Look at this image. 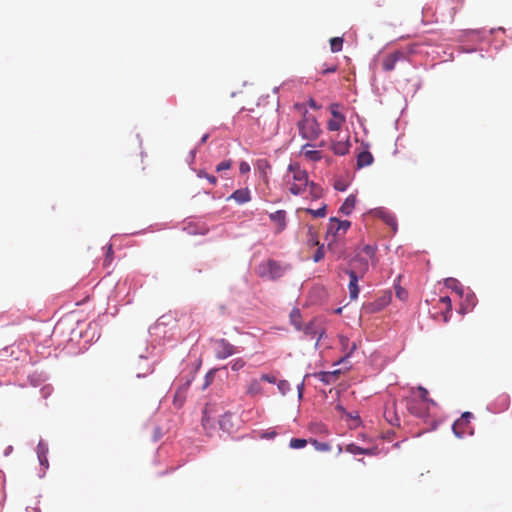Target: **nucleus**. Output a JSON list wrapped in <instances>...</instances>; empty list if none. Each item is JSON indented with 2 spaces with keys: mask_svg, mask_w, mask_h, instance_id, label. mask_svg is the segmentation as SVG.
<instances>
[{
  "mask_svg": "<svg viewBox=\"0 0 512 512\" xmlns=\"http://www.w3.org/2000/svg\"><path fill=\"white\" fill-rule=\"evenodd\" d=\"M284 185L295 195H302L307 189L311 199L317 200L323 196V189L316 183L309 181L308 173L298 163H291L284 175Z\"/></svg>",
  "mask_w": 512,
  "mask_h": 512,
  "instance_id": "obj_1",
  "label": "nucleus"
},
{
  "mask_svg": "<svg viewBox=\"0 0 512 512\" xmlns=\"http://www.w3.org/2000/svg\"><path fill=\"white\" fill-rule=\"evenodd\" d=\"M299 135L307 141H315L322 133L320 124L313 114L305 112L302 118L297 122Z\"/></svg>",
  "mask_w": 512,
  "mask_h": 512,
  "instance_id": "obj_2",
  "label": "nucleus"
},
{
  "mask_svg": "<svg viewBox=\"0 0 512 512\" xmlns=\"http://www.w3.org/2000/svg\"><path fill=\"white\" fill-rule=\"evenodd\" d=\"M433 407L430 402L418 400L416 396H411L406 400V408L414 416L422 419L430 417V408Z\"/></svg>",
  "mask_w": 512,
  "mask_h": 512,
  "instance_id": "obj_3",
  "label": "nucleus"
},
{
  "mask_svg": "<svg viewBox=\"0 0 512 512\" xmlns=\"http://www.w3.org/2000/svg\"><path fill=\"white\" fill-rule=\"evenodd\" d=\"M257 273L262 278L276 280L284 274V269L277 261L268 260L258 265Z\"/></svg>",
  "mask_w": 512,
  "mask_h": 512,
  "instance_id": "obj_4",
  "label": "nucleus"
},
{
  "mask_svg": "<svg viewBox=\"0 0 512 512\" xmlns=\"http://www.w3.org/2000/svg\"><path fill=\"white\" fill-rule=\"evenodd\" d=\"M350 226L351 222L348 220H339L335 217L330 218L326 232V239H328L329 236L337 238L344 235Z\"/></svg>",
  "mask_w": 512,
  "mask_h": 512,
  "instance_id": "obj_5",
  "label": "nucleus"
},
{
  "mask_svg": "<svg viewBox=\"0 0 512 512\" xmlns=\"http://www.w3.org/2000/svg\"><path fill=\"white\" fill-rule=\"evenodd\" d=\"M399 61H406L404 50H396L383 57L382 68L385 72H390L395 69L396 63Z\"/></svg>",
  "mask_w": 512,
  "mask_h": 512,
  "instance_id": "obj_6",
  "label": "nucleus"
},
{
  "mask_svg": "<svg viewBox=\"0 0 512 512\" xmlns=\"http://www.w3.org/2000/svg\"><path fill=\"white\" fill-rule=\"evenodd\" d=\"M345 269L355 272L358 276L364 277L369 269L368 259L358 254L350 261L349 267Z\"/></svg>",
  "mask_w": 512,
  "mask_h": 512,
  "instance_id": "obj_7",
  "label": "nucleus"
},
{
  "mask_svg": "<svg viewBox=\"0 0 512 512\" xmlns=\"http://www.w3.org/2000/svg\"><path fill=\"white\" fill-rule=\"evenodd\" d=\"M215 355L218 359H225L236 353V348L225 339H219L214 342Z\"/></svg>",
  "mask_w": 512,
  "mask_h": 512,
  "instance_id": "obj_8",
  "label": "nucleus"
},
{
  "mask_svg": "<svg viewBox=\"0 0 512 512\" xmlns=\"http://www.w3.org/2000/svg\"><path fill=\"white\" fill-rule=\"evenodd\" d=\"M471 418L472 413L464 412L461 417L454 422L452 429L457 437L461 438L466 434V428Z\"/></svg>",
  "mask_w": 512,
  "mask_h": 512,
  "instance_id": "obj_9",
  "label": "nucleus"
},
{
  "mask_svg": "<svg viewBox=\"0 0 512 512\" xmlns=\"http://www.w3.org/2000/svg\"><path fill=\"white\" fill-rule=\"evenodd\" d=\"M344 273H346L349 276V278H350V281H349V284H348L349 297H350L351 300H355V299H357L358 294H359L358 281L360 279H362L363 277L362 276H358L357 274H355V272L348 271L346 269H344Z\"/></svg>",
  "mask_w": 512,
  "mask_h": 512,
  "instance_id": "obj_10",
  "label": "nucleus"
},
{
  "mask_svg": "<svg viewBox=\"0 0 512 512\" xmlns=\"http://www.w3.org/2000/svg\"><path fill=\"white\" fill-rule=\"evenodd\" d=\"M339 342L344 352V356L338 361V363H345L347 359L353 354V352L357 349V343L352 342L350 344L349 339L346 336H339Z\"/></svg>",
  "mask_w": 512,
  "mask_h": 512,
  "instance_id": "obj_11",
  "label": "nucleus"
},
{
  "mask_svg": "<svg viewBox=\"0 0 512 512\" xmlns=\"http://www.w3.org/2000/svg\"><path fill=\"white\" fill-rule=\"evenodd\" d=\"M327 249L331 254L335 256L337 260L343 258L346 253L343 242L338 238H333L332 240L328 241Z\"/></svg>",
  "mask_w": 512,
  "mask_h": 512,
  "instance_id": "obj_12",
  "label": "nucleus"
},
{
  "mask_svg": "<svg viewBox=\"0 0 512 512\" xmlns=\"http://www.w3.org/2000/svg\"><path fill=\"white\" fill-rule=\"evenodd\" d=\"M351 147L350 139L349 137L346 138L344 141H337L332 140L330 149L333 151L335 155L338 156H344L349 153Z\"/></svg>",
  "mask_w": 512,
  "mask_h": 512,
  "instance_id": "obj_13",
  "label": "nucleus"
},
{
  "mask_svg": "<svg viewBox=\"0 0 512 512\" xmlns=\"http://www.w3.org/2000/svg\"><path fill=\"white\" fill-rule=\"evenodd\" d=\"M190 386V380L179 386L174 395L173 404L177 408H181L186 400L187 392Z\"/></svg>",
  "mask_w": 512,
  "mask_h": 512,
  "instance_id": "obj_14",
  "label": "nucleus"
},
{
  "mask_svg": "<svg viewBox=\"0 0 512 512\" xmlns=\"http://www.w3.org/2000/svg\"><path fill=\"white\" fill-rule=\"evenodd\" d=\"M341 374V370L337 369L334 371H322L317 373L315 376L324 384L329 385L335 383L339 375Z\"/></svg>",
  "mask_w": 512,
  "mask_h": 512,
  "instance_id": "obj_15",
  "label": "nucleus"
},
{
  "mask_svg": "<svg viewBox=\"0 0 512 512\" xmlns=\"http://www.w3.org/2000/svg\"><path fill=\"white\" fill-rule=\"evenodd\" d=\"M264 392L260 379H251L246 387V395L249 397H256L262 395Z\"/></svg>",
  "mask_w": 512,
  "mask_h": 512,
  "instance_id": "obj_16",
  "label": "nucleus"
},
{
  "mask_svg": "<svg viewBox=\"0 0 512 512\" xmlns=\"http://www.w3.org/2000/svg\"><path fill=\"white\" fill-rule=\"evenodd\" d=\"M270 219L277 225V232H282L286 227V212L278 210L270 214Z\"/></svg>",
  "mask_w": 512,
  "mask_h": 512,
  "instance_id": "obj_17",
  "label": "nucleus"
},
{
  "mask_svg": "<svg viewBox=\"0 0 512 512\" xmlns=\"http://www.w3.org/2000/svg\"><path fill=\"white\" fill-rule=\"evenodd\" d=\"M510 405V397L509 395L503 393L499 395L493 403V411L497 413L504 412L508 409Z\"/></svg>",
  "mask_w": 512,
  "mask_h": 512,
  "instance_id": "obj_18",
  "label": "nucleus"
},
{
  "mask_svg": "<svg viewBox=\"0 0 512 512\" xmlns=\"http://www.w3.org/2000/svg\"><path fill=\"white\" fill-rule=\"evenodd\" d=\"M310 143H307L302 146L301 153L302 155L309 161L319 162L323 158V154L319 150H309L308 147H311Z\"/></svg>",
  "mask_w": 512,
  "mask_h": 512,
  "instance_id": "obj_19",
  "label": "nucleus"
},
{
  "mask_svg": "<svg viewBox=\"0 0 512 512\" xmlns=\"http://www.w3.org/2000/svg\"><path fill=\"white\" fill-rule=\"evenodd\" d=\"M228 199H233L238 204H244L251 199L250 191L248 188H241L235 190Z\"/></svg>",
  "mask_w": 512,
  "mask_h": 512,
  "instance_id": "obj_20",
  "label": "nucleus"
},
{
  "mask_svg": "<svg viewBox=\"0 0 512 512\" xmlns=\"http://www.w3.org/2000/svg\"><path fill=\"white\" fill-rule=\"evenodd\" d=\"M373 161V155L369 151H362L357 156V168L361 169L367 167L371 165Z\"/></svg>",
  "mask_w": 512,
  "mask_h": 512,
  "instance_id": "obj_21",
  "label": "nucleus"
},
{
  "mask_svg": "<svg viewBox=\"0 0 512 512\" xmlns=\"http://www.w3.org/2000/svg\"><path fill=\"white\" fill-rule=\"evenodd\" d=\"M355 204H356V197L354 195H349L345 199L344 203L341 205L340 212L345 215L351 214L355 208Z\"/></svg>",
  "mask_w": 512,
  "mask_h": 512,
  "instance_id": "obj_22",
  "label": "nucleus"
},
{
  "mask_svg": "<svg viewBox=\"0 0 512 512\" xmlns=\"http://www.w3.org/2000/svg\"><path fill=\"white\" fill-rule=\"evenodd\" d=\"M48 447L43 441H40L37 445V455L40 461V464L47 467L48 459H47Z\"/></svg>",
  "mask_w": 512,
  "mask_h": 512,
  "instance_id": "obj_23",
  "label": "nucleus"
},
{
  "mask_svg": "<svg viewBox=\"0 0 512 512\" xmlns=\"http://www.w3.org/2000/svg\"><path fill=\"white\" fill-rule=\"evenodd\" d=\"M445 286L454 291L460 297L463 296L464 290L461 283L458 280L454 278H448L445 280Z\"/></svg>",
  "mask_w": 512,
  "mask_h": 512,
  "instance_id": "obj_24",
  "label": "nucleus"
},
{
  "mask_svg": "<svg viewBox=\"0 0 512 512\" xmlns=\"http://www.w3.org/2000/svg\"><path fill=\"white\" fill-rule=\"evenodd\" d=\"M307 244L309 246H317L319 245V240H318V232L317 230L313 227V226H308L307 228Z\"/></svg>",
  "mask_w": 512,
  "mask_h": 512,
  "instance_id": "obj_25",
  "label": "nucleus"
},
{
  "mask_svg": "<svg viewBox=\"0 0 512 512\" xmlns=\"http://www.w3.org/2000/svg\"><path fill=\"white\" fill-rule=\"evenodd\" d=\"M439 302L444 305L445 311L443 312L444 316V322H447L449 320V317L451 316L452 312V303L451 299L448 296H443L439 299Z\"/></svg>",
  "mask_w": 512,
  "mask_h": 512,
  "instance_id": "obj_26",
  "label": "nucleus"
},
{
  "mask_svg": "<svg viewBox=\"0 0 512 512\" xmlns=\"http://www.w3.org/2000/svg\"><path fill=\"white\" fill-rule=\"evenodd\" d=\"M303 210L315 218H323L327 214V205L322 204V206L318 209L305 208Z\"/></svg>",
  "mask_w": 512,
  "mask_h": 512,
  "instance_id": "obj_27",
  "label": "nucleus"
},
{
  "mask_svg": "<svg viewBox=\"0 0 512 512\" xmlns=\"http://www.w3.org/2000/svg\"><path fill=\"white\" fill-rule=\"evenodd\" d=\"M345 450L353 455H359V454H370L369 449H364L359 446H357L354 443L348 444L345 448Z\"/></svg>",
  "mask_w": 512,
  "mask_h": 512,
  "instance_id": "obj_28",
  "label": "nucleus"
},
{
  "mask_svg": "<svg viewBox=\"0 0 512 512\" xmlns=\"http://www.w3.org/2000/svg\"><path fill=\"white\" fill-rule=\"evenodd\" d=\"M345 122L340 121L339 118H332L327 122V129L329 131H339Z\"/></svg>",
  "mask_w": 512,
  "mask_h": 512,
  "instance_id": "obj_29",
  "label": "nucleus"
},
{
  "mask_svg": "<svg viewBox=\"0 0 512 512\" xmlns=\"http://www.w3.org/2000/svg\"><path fill=\"white\" fill-rule=\"evenodd\" d=\"M418 392H419V396L416 397L418 400H423L424 402H430L432 404L433 407H435L437 404L436 402L433 400V399H430L428 397V391L427 389H425L424 387L422 386H419L417 388Z\"/></svg>",
  "mask_w": 512,
  "mask_h": 512,
  "instance_id": "obj_30",
  "label": "nucleus"
},
{
  "mask_svg": "<svg viewBox=\"0 0 512 512\" xmlns=\"http://www.w3.org/2000/svg\"><path fill=\"white\" fill-rule=\"evenodd\" d=\"M340 105L333 103L330 105L329 110L333 118H339L340 121H346V117L338 110Z\"/></svg>",
  "mask_w": 512,
  "mask_h": 512,
  "instance_id": "obj_31",
  "label": "nucleus"
},
{
  "mask_svg": "<svg viewBox=\"0 0 512 512\" xmlns=\"http://www.w3.org/2000/svg\"><path fill=\"white\" fill-rule=\"evenodd\" d=\"M475 300H476V297L473 293H467L466 294L467 306L466 307L461 306L460 311L462 313H466L469 309L473 308L475 306Z\"/></svg>",
  "mask_w": 512,
  "mask_h": 512,
  "instance_id": "obj_32",
  "label": "nucleus"
},
{
  "mask_svg": "<svg viewBox=\"0 0 512 512\" xmlns=\"http://www.w3.org/2000/svg\"><path fill=\"white\" fill-rule=\"evenodd\" d=\"M300 318H301V314H300L299 309H293L290 313V320H291V323L298 330L301 328Z\"/></svg>",
  "mask_w": 512,
  "mask_h": 512,
  "instance_id": "obj_33",
  "label": "nucleus"
},
{
  "mask_svg": "<svg viewBox=\"0 0 512 512\" xmlns=\"http://www.w3.org/2000/svg\"><path fill=\"white\" fill-rule=\"evenodd\" d=\"M343 39L341 37H334L330 39V47L332 52H339L342 50Z\"/></svg>",
  "mask_w": 512,
  "mask_h": 512,
  "instance_id": "obj_34",
  "label": "nucleus"
},
{
  "mask_svg": "<svg viewBox=\"0 0 512 512\" xmlns=\"http://www.w3.org/2000/svg\"><path fill=\"white\" fill-rule=\"evenodd\" d=\"M311 443L314 446L315 450H317L319 452H328L331 450V446L329 443L320 442L317 440H312Z\"/></svg>",
  "mask_w": 512,
  "mask_h": 512,
  "instance_id": "obj_35",
  "label": "nucleus"
},
{
  "mask_svg": "<svg viewBox=\"0 0 512 512\" xmlns=\"http://www.w3.org/2000/svg\"><path fill=\"white\" fill-rule=\"evenodd\" d=\"M307 444V440L302 438H292L290 440L289 446L293 449H300L305 447Z\"/></svg>",
  "mask_w": 512,
  "mask_h": 512,
  "instance_id": "obj_36",
  "label": "nucleus"
},
{
  "mask_svg": "<svg viewBox=\"0 0 512 512\" xmlns=\"http://www.w3.org/2000/svg\"><path fill=\"white\" fill-rule=\"evenodd\" d=\"M317 246H318V248H317L316 252L314 253V255L312 257L313 261L315 263L320 262L324 258V256H325V247H324V245L323 244H319Z\"/></svg>",
  "mask_w": 512,
  "mask_h": 512,
  "instance_id": "obj_37",
  "label": "nucleus"
},
{
  "mask_svg": "<svg viewBox=\"0 0 512 512\" xmlns=\"http://www.w3.org/2000/svg\"><path fill=\"white\" fill-rule=\"evenodd\" d=\"M197 176L199 178H205L209 181L210 184L216 185L217 184V178L214 175H210L206 173L204 170L197 171Z\"/></svg>",
  "mask_w": 512,
  "mask_h": 512,
  "instance_id": "obj_38",
  "label": "nucleus"
},
{
  "mask_svg": "<svg viewBox=\"0 0 512 512\" xmlns=\"http://www.w3.org/2000/svg\"><path fill=\"white\" fill-rule=\"evenodd\" d=\"M231 167H232V160H230V159L224 160L216 166V172L221 173L223 171L231 169Z\"/></svg>",
  "mask_w": 512,
  "mask_h": 512,
  "instance_id": "obj_39",
  "label": "nucleus"
},
{
  "mask_svg": "<svg viewBox=\"0 0 512 512\" xmlns=\"http://www.w3.org/2000/svg\"><path fill=\"white\" fill-rule=\"evenodd\" d=\"M277 387H278V390L279 392L282 394V395H285L289 390H290V384L288 381L286 380H280L278 383H277Z\"/></svg>",
  "mask_w": 512,
  "mask_h": 512,
  "instance_id": "obj_40",
  "label": "nucleus"
},
{
  "mask_svg": "<svg viewBox=\"0 0 512 512\" xmlns=\"http://www.w3.org/2000/svg\"><path fill=\"white\" fill-rule=\"evenodd\" d=\"M245 365V362L242 359H235L231 361L230 366L233 371H238L242 369Z\"/></svg>",
  "mask_w": 512,
  "mask_h": 512,
  "instance_id": "obj_41",
  "label": "nucleus"
},
{
  "mask_svg": "<svg viewBox=\"0 0 512 512\" xmlns=\"http://www.w3.org/2000/svg\"><path fill=\"white\" fill-rule=\"evenodd\" d=\"M415 48H416V45L411 44L402 49V50H404V53L406 55V60H408L409 57L415 53Z\"/></svg>",
  "mask_w": 512,
  "mask_h": 512,
  "instance_id": "obj_42",
  "label": "nucleus"
},
{
  "mask_svg": "<svg viewBox=\"0 0 512 512\" xmlns=\"http://www.w3.org/2000/svg\"><path fill=\"white\" fill-rule=\"evenodd\" d=\"M259 379L261 380V382L266 381V382L272 383V384L277 382L276 377L272 374H263V375H261V377Z\"/></svg>",
  "mask_w": 512,
  "mask_h": 512,
  "instance_id": "obj_43",
  "label": "nucleus"
},
{
  "mask_svg": "<svg viewBox=\"0 0 512 512\" xmlns=\"http://www.w3.org/2000/svg\"><path fill=\"white\" fill-rule=\"evenodd\" d=\"M363 252L368 258H372L375 254V248L371 245H365L363 247Z\"/></svg>",
  "mask_w": 512,
  "mask_h": 512,
  "instance_id": "obj_44",
  "label": "nucleus"
},
{
  "mask_svg": "<svg viewBox=\"0 0 512 512\" xmlns=\"http://www.w3.org/2000/svg\"><path fill=\"white\" fill-rule=\"evenodd\" d=\"M239 171L241 174H246L250 171V166L247 162H241L239 165Z\"/></svg>",
  "mask_w": 512,
  "mask_h": 512,
  "instance_id": "obj_45",
  "label": "nucleus"
},
{
  "mask_svg": "<svg viewBox=\"0 0 512 512\" xmlns=\"http://www.w3.org/2000/svg\"><path fill=\"white\" fill-rule=\"evenodd\" d=\"M213 379H214V372L213 371L208 372L205 377L206 382H205L204 388L209 386L210 383L213 381Z\"/></svg>",
  "mask_w": 512,
  "mask_h": 512,
  "instance_id": "obj_46",
  "label": "nucleus"
},
{
  "mask_svg": "<svg viewBox=\"0 0 512 512\" xmlns=\"http://www.w3.org/2000/svg\"><path fill=\"white\" fill-rule=\"evenodd\" d=\"M337 70V66L336 65H332V66H329L327 68H324L321 73L322 74H327V73H333Z\"/></svg>",
  "mask_w": 512,
  "mask_h": 512,
  "instance_id": "obj_47",
  "label": "nucleus"
},
{
  "mask_svg": "<svg viewBox=\"0 0 512 512\" xmlns=\"http://www.w3.org/2000/svg\"><path fill=\"white\" fill-rule=\"evenodd\" d=\"M396 294H397V297L401 300H404L407 296L406 291L403 290L402 288L397 289Z\"/></svg>",
  "mask_w": 512,
  "mask_h": 512,
  "instance_id": "obj_48",
  "label": "nucleus"
},
{
  "mask_svg": "<svg viewBox=\"0 0 512 512\" xmlns=\"http://www.w3.org/2000/svg\"><path fill=\"white\" fill-rule=\"evenodd\" d=\"M303 387H304V384L301 383L299 386H298V393H299V397L301 398L302 397V390H303Z\"/></svg>",
  "mask_w": 512,
  "mask_h": 512,
  "instance_id": "obj_49",
  "label": "nucleus"
},
{
  "mask_svg": "<svg viewBox=\"0 0 512 512\" xmlns=\"http://www.w3.org/2000/svg\"><path fill=\"white\" fill-rule=\"evenodd\" d=\"M209 135L208 134H205L202 138H201V143H205L208 139Z\"/></svg>",
  "mask_w": 512,
  "mask_h": 512,
  "instance_id": "obj_50",
  "label": "nucleus"
},
{
  "mask_svg": "<svg viewBox=\"0 0 512 512\" xmlns=\"http://www.w3.org/2000/svg\"><path fill=\"white\" fill-rule=\"evenodd\" d=\"M310 105H311L313 108H317V106H316V104H315L314 100H311V101H310Z\"/></svg>",
  "mask_w": 512,
  "mask_h": 512,
  "instance_id": "obj_51",
  "label": "nucleus"
},
{
  "mask_svg": "<svg viewBox=\"0 0 512 512\" xmlns=\"http://www.w3.org/2000/svg\"><path fill=\"white\" fill-rule=\"evenodd\" d=\"M340 187H341V184H338V186H337V185L335 186V189H340V190H342L343 188H340Z\"/></svg>",
  "mask_w": 512,
  "mask_h": 512,
  "instance_id": "obj_52",
  "label": "nucleus"
},
{
  "mask_svg": "<svg viewBox=\"0 0 512 512\" xmlns=\"http://www.w3.org/2000/svg\"><path fill=\"white\" fill-rule=\"evenodd\" d=\"M340 187H341V184H338V186H337V185L335 186V189H340V190H342L343 188H340Z\"/></svg>",
  "mask_w": 512,
  "mask_h": 512,
  "instance_id": "obj_53",
  "label": "nucleus"
},
{
  "mask_svg": "<svg viewBox=\"0 0 512 512\" xmlns=\"http://www.w3.org/2000/svg\"><path fill=\"white\" fill-rule=\"evenodd\" d=\"M324 145H325L324 141H321V143L319 144L320 147H323Z\"/></svg>",
  "mask_w": 512,
  "mask_h": 512,
  "instance_id": "obj_54",
  "label": "nucleus"
},
{
  "mask_svg": "<svg viewBox=\"0 0 512 512\" xmlns=\"http://www.w3.org/2000/svg\"><path fill=\"white\" fill-rule=\"evenodd\" d=\"M337 409L341 410V411L343 410L342 406H340V405L337 406Z\"/></svg>",
  "mask_w": 512,
  "mask_h": 512,
  "instance_id": "obj_55",
  "label": "nucleus"
},
{
  "mask_svg": "<svg viewBox=\"0 0 512 512\" xmlns=\"http://www.w3.org/2000/svg\"><path fill=\"white\" fill-rule=\"evenodd\" d=\"M146 374L147 373L143 374V376H145ZM141 376H142V374H140V373L137 374V377H141Z\"/></svg>",
  "mask_w": 512,
  "mask_h": 512,
  "instance_id": "obj_56",
  "label": "nucleus"
}]
</instances>
